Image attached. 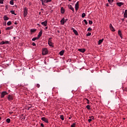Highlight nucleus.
Returning a JSON list of instances; mask_svg holds the SVG:
<instances>
[{"label":"nucleus","instance_id":"1","mask_svg":"<svg viewBox=\"0 0 127 127\" xmlns=\"http://www.w3.org/2000/svg\"><path fill=\"white\" fill-rule=\"evenodd\" d=\"M28 14V8L26 7L23 8V16L26 17V16Z\"/></svg>","mask_w":127,"mask_h":127},{"label":"nucleus","instance_id":"2","mask_svg":"<svg viewBox=\"0 0 127 127\" xmlns=\"http://www.w3.org/2000/svg\"><path fill=\"white\" fill-rule=\"evenodd\" d=\"M48 44L50 47H54V43L52 42V38H50L49 39Z\"/></svg>","mask_w":127,"mask_h":127},{"label":"nucleus","instance_id":"3","mask_svg":"<svg viewBox=\"0 0 127 127\" xmlns=\"http://www.w3.org/2000/svg\"><path fill=\"white\" fill-rule=\"evenodd\" d=\"M48 54V50H47V48H44L42 49V55L44 56Z\"/></svg>","mask_w":127,"mask_h":127},{"label":"nucleus","instance_id":"4","mask_svg":"<svg viewBox=\"0 0 127 127\" xmlns=\"http://www.w3.org/2000/svg\"><path fill=\"white\" fill-rule=\"evenodd\" d=\"M7 98L8 100H9V101H13V100L14 98V96H13V94H9V95H8V96Z\"/></svg>","mask_w":127,"mask_h":127},{"label":"nucleus","instance_id":"5","mask_svg":"<svg viewBox=\"0 0 127 127\" xmlns=\"http://www.w3.org/2000/svg\"><path fill=\"white\" fill-rule=\"evenodd\" d=\"M6 95H8V93L6 91H3L1 93L0 98H4V96H6Z\"/></svg>","mask_w":127,"mask_h":127},{"label":"nucleus","instance_id":"6","mask_svg":"<svg viewBox=\"0 0 127 127\" xmlns=\"http://www.w3.org/2000/svg\"><path fill=\"white\" fill-rule=\"evenodd\" d=\"M41 120L43 121V122H45V123H46V124H48V123H49L48 121V119L45 117H42L41 118Z\"/></svg>","mask_w":127,"mask_h":127},{"label":"nucleus","instance_id":"7","mask_svg":"<svg viewBox=\"0 0 127 127\" xmlns=\"http://www.w3.org/2000/svg\"><path fill=\"white\" fill-rule=\"evenodd\" d=\"M109 27L110 30L113 31V32H115V31H116V30L115 29V28H114V27H113V25L112 24H110L109 25Z\"/></svg>","mask_w":127,"mask_h":127},{"label":"nucleus","instance_id":"8","mask_svg":"<svg viewBox=\"0 0 127 127\" xmlns=\"http://www.w3.org/2000/svg\"><path fill=\"white\" fill-rule=\"evenodd\" d=\"M48 23V21L45 20L44 22H42L41 24L42 25H44V26H47Z\"/></svg>","mask_w":127,"mask_h":127},{"label":"nucleus","instance_id":"9","mask_svg":"<svg viewBox=\"0 0 127 127\" xmlns=\"http://www.w3.org/2000/svg\"><path fill=\"white\" fill-rule=\"evenodd\" d=\"M75 10L77 11L79 9V1H77L75 5Z\"/></svg>","mask_w":127,"mask_h":127},{"label":"nucleus","instance_id":"10","mask_svg":"<svg viewBox=\"0 0 127 127\" xmlns=\"http://www.w3.org/2000/svg\"><path fill=\"white\" fill-rule=\"evenodd\" d=\"M8 43H9V42L8 41H2L0 43V45H3V44H8Z\"/></svg>","mask_w":127,"mask_h":127},{"label":"nucleus","instance_id":"11","mask_svg":"<svg viewBox=\"0 0 127 127\" xmlns=\"http://www.w3.org/2000/svg\"><path fill=\"white\" fill-rule=\"evenodd\" d=\"M60 22L62 25H64V24L65 23V18H63L62 19V20H61Z\"/></svg>","mask_w":127,"mask_h":127},{"label":"nucleus","instance_id":"12","mask_svg":"<svg viewBox=\"0 0 127 127\" xmlns=\"http://www.w3.org/2000/svg\"><path fill=\"white\" fill-rule=\"evenodd\" d=\"M117 5H118V6H122V5H124V3L123 2H117Z\"/></svg>","mask_w":127,"mask_h":127},{"label":"nucleus","instance_id":"13","mask_svg":"<svg viewBox=\"0 0 127 127\" xmlns=\"http://www.w3.org/2000/svg\"><path fill=\"white\" fill-rule=\"evenodd\" d=\"M11 29H13V26L7 27L5 28V30H11Z\"/></svg>","mask_w":127,"mask_h":127},{"label":"nucleus","instance_id":"14","mask_svg":"<svg viewBox=\"0 0 127 127\" xmlns=\"http://www.w3.org/2000/svg\"><path fill=\"white\" fill-rule=\"evenodd\" d=\"M42 33H43L42 30H41L39 32V34H38V35L37 37L39 38H40V37H41V36H42Z\"/></svg>","mask_w":127,"mask_h":127},{"label":"nucleus","instance_id":"15","mask_svg":"<svg viewBox=\"0 0 127 127\" xmlns=\"http://www.w3.org/2000/svg\"><path fill=\"white\" fill-rule=\"evenodd\" d=\"M118 34L120 36L121 39H123V34H122V31L119 30L118 31Z\"/></svg>","mask_w":127,"mask_h":127},{"label":"nucleus","instance_id":"16","mask_svg":"<svg viewBox=\"0 0 127 127\" xmlns=\"http://www.w3.org/2000/svg\"><path fill=\"white\" fill-rule=\"evenodd\" d=\"M78 51H79V52H81L82 53H84V52L86 51V50L85 49H79Z\"/></svg>","mask_w":127,"mask_h":127},{"label":"nucleus","instance_id":"17","mask_svg":"<svg viewBox=\"0 0 127 127\" xmlns=\"http://www.w3.org/2000/svg\"><path fill=\"white\" fill-rule=\"evenodd\" d=\"M64 52H65V51L62 50V51H61L59 53V54H60V55H61V56H63V55H64Z\"/></svg>","mask_w":127,"mask_h":127},{"label":"nucleus","instance_id":"18","mask_svg":"<svg viewBox=\"0 0 127 127\" xmlns=\"http://www.w3.org/2000/svg\"><path fill=\"white\" fill-rule=\"evenodd\" d=\"M103 41H104V39L99 40L98 41V45H101V44L103 43Z\"/></svg>","mask_w":127,"mask_h":127},{"label":"nucleus","instance_id":"19","mask_svg":"<svg viewBox=\"0 0 127 127\" xmlns=\"http://www.w3.org/2000/svg\"><path fill=\"white\" fill-rule=\"evenodd\" d=\"M68 6L69 9L74 12V8L71 5H68Z\"/></svg>","mask_w":127,"mask_h":127},{"label":"nucleus","instance_id":"20","mask_svg":"<svg viewBox=\"0 0 127 127\" xmlns=\"http://www.w3.org/2000/svg\"><path fill=\"white\" fill-rule=\"evenodd\" d=\"M61 13H63V14L65 12V9H64V8L63 7H61Z\"/></svg>","mask_w":127,"mask_h":127},{"label":"nucleus","instance_id":"21","mask_svg":"<svg viewBox=\"0 0 127 127\" xmlns=\"http://www.w3.org/2000/svg\"><path fill=\"white\" fill-rule=\"evenodd\" d=\"M37 30L36 29H31L30 30V32L31 33H34V32H36Z\"/></svg>","mask_w":127,"mask_h":127},{"label":"nucleus","instance_id":"22","mask_svg":"<svg viewBox=\"0 0 127 127\" xmlns=\"http://www.w3.org/2000/svg\"><path fill=\"white\" fill-rule=\"evenodd\" d=\"M73 32H74V34L75 35H76L77 36H78V35H79V34L78 33V31H77V30H73Z\"/></svg>","mask_w":127,"mask_h":127},{"label":"nucleus","instance_id":"23","mask_svg":"<svg viewBox=\"0 0 127 127\" xmlns=\"http://www.w3.org/2000/svg\"><path fill=\"white\" fill-rule=\"evenodd\" d=\"M124 15V17L127 18V9L125 10Z\"/></svg>","mask_w":127,"mask_h":127},{"label":"nucleus","instance_id":"24","mask_svg":"<svg viewBox=\"0 0 127 127\" xmlns=\"http://www.w3.org/2000/svg\"><path fill=\"white\" fill-rule=\"evenodd\" d=\"M3 19H4V21H6V20H8L9 19V18H8L6 16H4Z\"/></svg>","mask_w":127,"mask_h":127},{"label":"nucleus","instance_id":"25","mask_svg":"<svg viewBox=\"0 0 127 127\" xmlns=\"http://www.w3.org/2000/svg\"><path fill=\"white\" fill-rule=\"evenodd\" d=\"M45 3H46V2H45V0H42V4L43 5H46L45 4Z\"/></svg>","mask_w":127,"mask_h":127},{"label":"nucleus","instance_id":"26","mask_svg":"<svg viewBox=\"0 0 127 127\" xmlns=\"http://www.w3.org/2000/svg\"><path fill=\"white\" fill-rule=\"evenodd\" d=\"M60 119L62 121H64V116L63 115H61Z\"/></svg>","mask_w":127,"mask_h":127},{"label":"nucleus","instance_id":"27","mask_svg":"<svg viewBox=\"0 0 127 127\" xmlns=\"http://www.w3.org/2000/svg\"><path fill=\"white\" fill-rule=\"evenodd\" d=\"M39 38L37 37L34 38L32 39V41H35V40H38Z\"/></svg>","mask_w":127,"mask_h":127},{"label":"nucleus","instance_id":"28","mask_svg":"<svg viewBox=\"0 0 127 127\" xmlns=\"http://www.w3.org/2000/svg\"><path fill=\"white\" fill-rule=\"evenodd\" d=\"M86 109H87V110H91V106L89 105H88L87 106H86Z\"/></svg>","mask_w":127,"mask_h":127},{"label":"nucleus","instance_id":"29","mask_svg":"<svg viewBox=\"0 0 127 127\" xmlns=\"http://www.w3.org/2000/svg\"><path fill=\"white\" fill-rule=\"evenodd\" d=\"M6 122L7 123V124H9L10 123V119L9 118H8L6 120Z\"/></svg>","mask_w":127,"mask_h":127},{"label":"nucleus","instance_id":"30","mask_svg":"<svg viewBox=\"0 0 127 127\" xmlns=\"http://www.w3.org/2000/svg\"><path fill=\"white\" fill-rule=\"evenodd\" d=\"M7 25H11V21H9L8 22H7Z\"/></svg>","mask_w":127,"mask_h":127},{"label":"nucleus","instance_id":"31","mask_svg":"<svg viewBox=\"0 0 127 127\" xmlns=\"http://www.w3.org/2000/svg\"><path fill=\"white\" fill-rule=\"evenodd\" d=\"M71 127H76V123H73L71 126Z\"/></svg>","mask_w":127,"mask_h":127},{"label":"nucleus","instance_id":"32","mask_svg":"<svg viewBox=\"0 0 127 127\" xmlns=\"http://www.w3.org/2000/svg\"><path fill=\"white\" fill-rule=\"evenodd\" d=\"M108 1L110 3V4H111L113 3V2H114V0H108Z\"/></svg>","mask_w":127,"mask_h":127},{"label":"nucleus","instance_id":"33","mask_svg":"<svg viewBox=\"0 0 127 127\" xmlns=\"http://www.w3.org/2000/svg\"><path fill=\"white\" fill-rule=\"evenodd\" d=\"M84 100H86V101H87V104H90V100H89V99L87 98H84Z\"/></svg>","mask_w":127,"mask_h":127},{"label":"nucleus","instance_id":"34","mask_svg":"<svg viewBox=\"0 0 127 127\" xmlns=\"http://www.w3.org/2000/svg\"><path fill=\"white\" fill-rule=\"evenodd\" d=\"M52 0H45V2H46V3H47V2H50V1H51Z\"/></svg>","mask_w":127,"mask_h":127},{"label":"nucleus","instance_id":"35","mask_svg":"<svg viewBox=\"0 0 127 127\" xmlns=\"http://www.w3.org/2000/svg\"><path fill=\"white\" fill-rule=\"evenodd\" d=\"M10 12L12 13V14H14L15 15H16V14L15 13L14 11L13 10H11Z\"/></svg>","mask_w":127,"mask_h":127},{"label":"nucleus","instance_id":"36","mask_svg":"<svg viewBox=\"0 0 127 127\" xmlns=\"http://www.w3.org/2000/svg\"><path fill=\"white\" fill-rule=\"evenodd\" d=\"M85 16H86V14H85V13H83L82 14L81 17H82V18H84V17H85Z\"/></svg>","mask_w":127,"mask_h":127},{"label":"nucleus","instance_id":"37","mask_svg":"<svg viewBox=\"0 0 127 127\" xmlns=\"http://www.w3.org/2000/svg\"><path fill=\"white\" fill-rule=\"evenodd\" d=\"M84 22L85 23V24L87 25V24H88V22L87 21V20L84 19L83 20Z\"/></svg>","mask_w":127,"mask_h":127},{"label":"nucleus","instance_id":"38","mask_svg":"<svg viewBox=\"0 0 127 127\" xmlns=\"http://www.w3.org/2000/svg\"><path fill=\"white\" fill-rule=\"evenodd\" d=\"M91 34H92L91 33H87L86 34V36H91Z\"/></svg>","mask_w":127,"mask_h":127},{"label":"nucleus","instance_id":"39","mask_svg":"<svg viewBox=\"0 0 127 127\" xmlns=\"http://www.w3.org/2000/svg\"><path fill=\"white\" fill-rule=\"evenodd\" d=\"M10 4H11V5H13L14 4L13 1L11 0L10 1Z\"/></svg>","mask_w":127,"mask_h":127},{"label":"nucleus","instance_id":"40","mask_svg":"<svg viewBox=\"0 0 127 127\" xmlns=\"http://www.w3.org/2000/svg\"><path fill=\"white\" fill-rule=\"evenodd\" d=\"M87 31H92V28L91 27L88 28Z\"/></svg>","mask_w":127,"mask_h":127},{"label":"nucleus","instance_id":"41","mask_svg":"<svg viewBox=\"0 0 127 127\" xmlns=\"http://www.w3.org/2000/svg\"><path fill=\"white\" fill-rule=\"evenodd\" d=\"M37 88H40V84H36Z\"/></svg>","mask_w":127,"mask_h":127},{"label":"nucleus","instance_id":"42","mask_svg":"<svg viewBox=\"0 0 127 127\" xmlns=\"http://www.w3.org/2000/svg\"><path fill=\"white\" fill-rule=\"evenodd\" d=\"M89 119H90L91 120H95V118L94 117V116H91L90 117H89Z\"/></svg>","mask_w":127,"mask_h":127},{"label":"nucleus","instance_id":"43","mask_svg":"<svg viewBox=\"0 0 127 127\" xmlns=\"http://www.w3.org/2000/svg\"><path fill=\"white\" fill-rule=\"evenodd\" d=\"M89 24H93V21L89 20Z\"/></svg>","mask_w":127,"mask_h":127},{"label":"nucleus","instance_id":"44","mask_svg":"<svg viewBox=\"0 0 127 127\" xmlns=\"http://www.w3.org/2000/svg\"><path fill=\"white\" fill-rule=\"evenodd\" d=\"M32 45L33 46H36V44H35V43H32Z\"/></svg>","mask_w":127,"mask_h":127},{"label":"nucleus","instance_id":"45","mask_svg":"<svg viewBox=\"0 0 127 127\" xmlns=\"http://www.w3.org/2000/svg\"><path fill=\"white\" fill-rule=\"evenodd\" d=\"M0 3L1 4L3 3V0H0Z\"/></svg>","mask_w":127,"mask_h":127},{"label":"nucleus","instance_id":"46","mask_svg":"<svg viewBox=\"0 0 127 127\" xmlns=\"http://www.w3.org/2000/svg\"><path fill=\"white\" fill-rule=\"evenodd\" d=\"M9 115H12V114H13V112H9Z\"/></svg>","mask_w":127,"mask_h":127},{"label":"nucleus","instance_id":"47","mask_svg":"<svg viewBox=\"0 0 127 127\" xmlns=\"http://www.w3.org/2000/svg\"><path fill=\"white\" fill-rule=\"evenodd\" d=\"M88 121L89 123H90L92 122V119H91V118H90V119H88Z\"/></svg>","mask_w":127,"mask_h":127},{"label":"nucleus","instance_id":"48","mask_svg":"<svg viewBox=\"0 0 127 127\" xmlns=\"http://www.w3.org/2000/svg\"><path fill=\"white\" fill-rule=\"evenodd\" d=\"M41 126L42 127H44V124H43V123H41Z\"/></svg>","mask_w":127,"mask_h":127},{"label":"nucleus","instance_id":"49","mask_svg":"<svg viewBox=\"0 0 127 127\" xmlns=\"http://www.w3.org/2000/svg\"><path fill=\"white\" fill-rule=\"evenodd\" d=\"M122 22H124V21H125V18H123L121 19Z\"/></svg>","mask_w":127,"mask_h":127},{"label":"nucleus","instance_id":"50","mask_svg":"<svg viewBox=\"0 0 127 127\" xmlns=\"http://www.w3.org/2000/svg\"><path fill=\"white\" fill-rule=\"evenodd\" d=\"M71 30H73V31H74V30H75V29H74V28L72 27L71 28Z\"/></svg>","mask_w":127,"mask_h":127},{"label":"nucleus","instance_id":"51","mask_svg":"<svg viewBox=\"0 0 127 127\" xmlns=\"http://www.w3.org/2000/svg\"><path fill=\"white\" fill-rule=\"evenodd\" d=\"M106 6H109V3H107L106 4Z\"/></svg>","mask_w":127,"mask_h":127},{"label":"nucleus","instance_id":"52","mask_svg":"<svg viewBox=\"0 0 127 127\" xmlns=\"http://www.w3.org/2000/svg\"><path fill=\"white\" fill-rule=\"evenodd\" d=\"M71 118H72V117H71V116L70 117H69L68 118L69 120H71Z\"/></svg>","mask_w":127,"mask_h":127},{"label":"nucleus","instance_id":"53","mask_svg":"<svg viewBox=\"0 0 127 127\" xmlns=\"http://www.w3.org/2000/svg\"><path fill=\"white\" fill-rule=\"evenodd\" d=\"M14 24H16V25L17 24V22H14Z\"/></svg>","mask_w":127,"mask_h":127},{"label":"nucleus","instance_id":"54","mask_svg":"<svg viewBox=\"0 0 127 127\" xmlns=\"http://www.w3.org/2000/svg\"><path fill=\"white\" fill-rule=\"evenodd\" d=\"M48 27H46V29H48Z\"/></svg>","mask_w":127,"mask_h":127},{"label":"nucleus","instance_id":"55","mask_svg":"<svg viewBox=\"0 0 127 127\" xmlns=\"http://www.w3.org/2000/svg\"><path fill=\"white\" fill-rule=\"evenodd\" d=\"M68 1H72V0H68Z\"/></svg>","mask_w":127,"mask_h":127},{"label":"nucleus","instance_id":"56","mask_svg":"<svg viewBox=\"0 0 127 127\" xmlns=\"http://www.w3.org/2000/svg\"><path fill=\"white\" fill-rule=\"evenodd\" d=\"M0 120H1V117H0Z\"/></svg>","mask_w":127,"mask_h":127},{"label":"nucleus","instance_id":"57","mask_svg":"<svg viewBox=\"0 0 127 127\" xmlns=\"http://www.w3.org/2000/svg\"><path fill=\"white\" fill-rule=\"evenodd\" d=\"M0 33H1V31L0 30Z\"/></svg>","mask_w":127,"mask_h":127},{"label":"nucleus","instance_id":"58","mask_svg":"<svg viewBox=\"0 0 127 127\" xmlns=\"http://www.w3.org/2000/svg\"><path fill=\"white\" fill-rule=\"evenodd\" d=\"M12 1H13V0H11Z\"/></svg>","mask_w":127,"mask_h":127},{"label":"nucleus","instance_id":"59","mask_svg":"<svg viewBox=\"0 0 127 127\" xmlns=\"http://www.w3.org/2000/svg\"><path fill=\"white\" fill-rule=\"evenodd\" d=\"M5 25H6V24H4Z\"/></svg>","mask_w":127,"mask_h":127},{"label":"nucleus","instance_id":"60","mask_svg":"<svg viewBox=\"0 0 127 127\" xmlns=\"http://www.w3.org/2000/svg\"><path fill=\"white\" fill-rule=\"evenodd\" d=\"M5 25H6V24H4Z\"/></svg>","mask_w":127,"mask_h":127},{"label":"nucleus","instance_id":"61","mask_svg":"<svg viewBox=\"0 0 127 127\" xmlns=\"http://www.w3.org/2000/svg\"><path fill=\"white\" fill-rule=\"evenodd\" d=\"M58 32H59V31H58Z\"/></svg>","mask_w":127,"mask_h":127},{"label":"nucleus","instance_id":"62","mask_svg":"<svg viewBox=\"0 0 127 127\" xmlns=\"http://www.w3.org/2000/svg\"><path fill=\"white\" fill-rule=\"evenodd\" d=\"M126 91H127V90H126Z\"/></svg>","mask_w":127,"mask_h":127}]
</instances>
